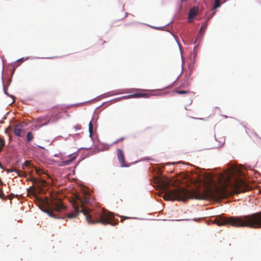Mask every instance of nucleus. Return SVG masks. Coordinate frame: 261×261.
<instances>
[{"mask_svg":"<svg viewBox=\"0 0 261 261\" xmlns=\"http://www.w3.org/2000/svg\"><path fill=\"white\" fill-rule=\"evenodd\" d=\"M44 203L47 208L45 212L54 218L72 219L77 216L79 212H82V208H87L85 205L89 204L90 197L88 194L84 193L82 196H75L72 203L74 212H71L65 215V216L61 215L60 213L66 210V207L63 205L61 198L56 194H50L49 198H46Z\"/></svg>","mask_w":261,"mask_h":261,"instance_id":"1","label":"nucleus"},{"mask_svg":"<svg viewBox=\"0 0 261 261\" xmlns=\"http://www.w3.org/2000/svg\"><path fill=\"white\" fill-rule=\"evenodd\" d=\"M154 182L158 184L162 190L166 192L163 196L165 200L186 201L189 198L202 199L204 198V195L197 191H189L181 188L169 190L170 181L166 177H157L154 178Z\"/></svg>","mask_w":261,"mask_h":261,"instance_id":"2","label":"nucleus"},{"mask_svg":"<svg viewBox=\"0 0 261 261\" xmlns=\"http://www.w3.org/2000/svg\"><path fill=\"white\" fill-rule=\"evenodd\" d=\"M214 223L219 226L230 225L234 227L261 228V212L240 217H216Z\"/></svg>","mask_w":261,"mask_h":261,"instance_id":"3","label":"nucleus"},{"mask_svg":"<svg viewBox=\"0 0 261 261\" xmlns=\"http://www.w3.org/2000/svg\"><path fill=\"white\" fill-rule=\"evenodd\" d=\"M82 213L86 216V219L89 223L94 224L101 223L103 225L110 224L116 225L118 223L115 221L113 213L105 210L91 211V214L88 208H82Z\"/></svg>","mask_w":261,"mask_h":261,"instance_id":"4","label":"nucleus"},{"mask_svg":"<svg viewBox=\"0 0 261 261\" xmlns=\"http://www.w3.org/2000/svg\"><path fill=\"white\" fill-rule=\"evenodd\" d=\"M232 190V194H238L245 192L247 189V186L245 181L242 179H236L234 184L230 182L227 184Z\"/></svg>","mask_w":261,"mask_h":261,"instance_id":"5","label":"nucleus"},{"mask_svg":"<svg viewBox=\"0 0 261 261\" xmlns=\"http://www.w3.org/2000/svg\"><path fill=\"white\" fill-rule=\"evenodd\" d=\"M31 181L34 186L30 187L28 189V193L37 198V193L39 191H41V187H45L46 182L45 180L43 179H38L34 177L32 178Z\"/></svg>","mask_w":261,"mask_h":261,"instance_id":"6","label":"nucleus"},{"mask_svg":"<svg viewBox=\"0 0 261 261\" xmlns=\"http://www.w3.org/2000/svg\"><path fill=\"white\" fill-rule=\"evenodd\" d=\"M213 197L218 198H224L230 194L229 191L225 186L222 185L216 188L214 192H211Z\"/></svg>","mask_w":261,"mask_h":261,"instance_id":"7","label":"nucleus"},{"mask_svg":"<svg viewBox=\"0 0 261 261\" xmlns=\"http://www.w3.org/2000/svg\"><path fill=\"white\" fill-rule=\"evenodd\" d=\"M145 91L144 89H133L132 90L133 91H136V92L130 94L126 96H124L121 97L119 98V100L121 99H128V98H148L150 96V95L147 93H143V92Z\"/></svg>","mask_w":261,"mask_h":261,"instance_id":"8","label":"nucleus"},{"mask_svg":"<svg viewBox=\"0 0 261 261\" xmlns=\"http://www.w3.org/2000/svg\"><path fill=\"white\" fill-rule=\"evenodd\" d=\"M117 156L121 167H127L128 166L125 162L124 153L121 149L117 150Z\"/></svg>","mask_w":261,"mask_h":261,"instance_id":"9","label":"nucleus"},{"mask_svg":"<svg viewBox=\"0 0 261 261\" xmlns=\"http://www.w3.org/2000/svg\"><path fill=\"white\" fill-rule=\"evenodd\" d=\"M76 158V155L70 154L68 156V159H62V161L61 162L60 165L61 166H66L70 165L71 162Z\"/></svg>","mask_w":261,"mask_h":261,"instance_id":"10","label":"nucleus"},{"mask_svg":"<svg viewBox=\"0 0 261 261\" xmlns=\"http://www.w3.org/2000/svg\"><path fill=\"white\" fill-rule=\"evenodd\" d=\"M198 11V7H194L191 8L189 13V21L191 22L194 17L197 15Z\"/></svg>","mask_w":261,"mask_h":261,"instance_id":"11","label":"nucleus"},{"mask_svg":"<svg viewBox=\"0 0 261 261\" xmlns=\"http://www.w3.org/2000/svg\"><path fill=\"white\" fill-rule=\"evenodd\" d=\"M22 130V126L21 125L17 124L15 126L14 128V133L16 136L18 137L21 136V133Z\"/></svg>","mask_w":261,"mask_h":261,"instance_id":"12","label":"nucleus"},{"mask_svg":"<svg viewBox=\"0 0 261 261\" xmlns=\"http://www.w3.org/2000/svg\"><path fill=\"white\" fill-rule=\"evenodd\" d=\"M10 172H16L17 173L18 176H19L20 177L26 175V173L25 172H22V171H19L16 169L12 170L10 171Z\"/></svg>","mask_w":261,"mask_h":261,"instance_id":"13","label":"nucleus"},{"mask_svg":"<svg viewBox=\"0 0 261 261\" xmlns=\"http://www.w3.org/2000/svg\"><path fill=\"white\" fill-rule=\"evenodd\" d=\"M33 139V135L31 132H28L27 135V140L28 142L31 141Z\"/></svg>","mask_w":261,"mask_h":261,"instance_id":"14","label":"nucleus"},{"mask_svg":"<svg viewBox=\"0 0 261 261\" xmlns=\"http://www.w3.org/2000/svg\"><path fill=\"white\" fill-rule=\"evenodd\" d=\"M221 6V2L220 0H215V4L213 9H216Z\"/></svg>","mask_w":261,"mask_h":261,"instance_id":"15","label":"nucleus"},{"mask_svg":"<svg viewBox=\"0 0 261 261\" xmlns=\"http://www.w3.org/2000/svg\"><path fill=\"white\" fill-rule=\"evenodd\" d=\"M207 27V23L206 22L203 23L202 24V25L201 27L200 30L199 31L200 33H202L203 32L205 31Z\"/></svg>","mask_w":261,"mask_h":261,"instance_id":"16","label":"nucleus"},{"mask_svg":"<svg viewBox=\"0 0 261 261\" xmlns=\"http://www.w3.org/2000/svg\"><path fill=\"white\" fill-rule=\"evenodd\" d=\"M190 92L189 90H176L175 91V93L179 94H187L189 93Z\"/></svg>","mask_w":261,"mask_h":261,"instance_id":"17","label":"nucleus"},{"mask_svg":"<svg viewBox=\"0 0 261 261\" xmlns=\"http://www.w3.org/2000/svg\"><path fill=\"white\" fill-rule=\"evenodd\" d=\"M89 133L90 134V136H92L93 132V124H92L91 121H90L89 123Z\"/></svg>","mask_w":261,"mask_h":261,"instance_id":"18","label":"nucleus"},{"mask_svg":"<svg viewBox=\"0 0 261 261\" xmlns=\"http://www.w3.org/2000/svg\"><path fill=\"white\" fill-rule=\"evenodd\" d=\"M5 145V141L0 137V148L3 149Z\"/></svg>","mask_w":261,"mask_h":261,"instance_id":"19","label":"nucleus"},{"mask_svg":"<svg viewBox=\"0 0 261 261\" xmlns=\"http://www.w3.org/2000/svg\"><path fill=\"white\" fill-rule=\"evenodd\" d=\"M0 198L3 199H6L7 198L5 196V194L2 190V189L0 191Z\"/></svg>","mask_w":261,"mask_h":261,"instance_id":"20","label":"nucleus"},{"mask_svg":"<svg viewBox=\"0 0 261 261\" xmlns=\"http://www.w3.org/2000/svg\"><path fill=\"white\" fill-rule=\"evenodd\" d=\"M124 139V137L120 138L117 139L115 142H114V144L118 143L119 142L122 141Z\"/></svg>","mask_w":261,"mask_h":261,"instance_id":"21","label":"nucleus"},{"mask_svg":"<svg viewBox=\"0 0 261 261\" xmlns=\"http://www.w3.org/2000/svg\"><path fill=\"white\" fill-rule=\"evenodd\" d=\"M105 41L101 39H99L97 43L99 45H102L105 43Z\"/></svg>","mask_w":261,"mask_h":261,"instance_id":"22","label":"nucleus"},{"mask_svg":"<svg viewBox=\"0 0 261 261\" xmlns=\"http://www.w3.org/2000/svg\"><path fill=\"white\" fill-rule=\"evenodd\" d=\"M81 128V126L80 125H76L74 126V128H75L76 130H79Z\"/></svg>","mask_w":261,"mask_h":261,"instance_id":"23","label":"nucleus"},{"mask_svg":"<svg viewBox=\"0 0 261 261\" xmlns=\"http://www.w3.org/2000/svg\"><path fill=\"white\" fill-rule=\"evenodd\" d=\"M24 165L25 166H29L30 165V162L28 161H26L24 163Z\"/></svg>","mask_w":261,"mask_h":261,"instance_id":"24","label":"nucleus"},{"mask_svg":"<svg viewBox=\"0 0 261 261\" xmlns=\"http://www.w3.org/2000/svg\"><path fill=\"white\" fill-rule=\"evenodd\" d=\"M192 68H193V64H190L189 65V69L190 70V71H192Z\"/></svg>","mask_w":261,"mask_h":261,"instance_id":"25","label":"nucleus"},{"mask_svg":"<svg viewBox=\"0 0 261 261\" xmlns=\"http://www.w3.org/2000/svg\"><path fill=\"white\" fill-rule=\"evenodd\" d=\"M35 170H36V173H37L38 174H39V175H40V171L39 170H38V169H37V168H36V169H35Z\"/></svg>","mask_w":261,"mask_h":261,"instance_id":"26","label":"nucleus"},{"mask_svg":"<svg viewBox=\"0 0 261 261\" xmlns=\"http://www.w3.org/2000/svg\"><path fill=\"white\" fill-rule=\"evenodd\" d=\"M12 197H13L12 194H11L9 195V198L10 199H12Z\"/></svg>","mask_w":261,"mask_h":261,"instance_id":"27","label":"nucleus"},{"mask_svg":"<svg viewBox=\"0 0 261 261\" xmlns=\"http://www.w3.org/2000/svg\"><path fill=\"white\" fill-rule=\"evenodd\" d=\"M23 58L20 59H19V60H18V61H20V62H23Z\"/></svg>","mask_w":261,"mask_h":261,"instance_id":"28","label":"nucleus"},{"mask_svg":"<svg viewBox=\"0 0 261 261\" xmlns=\"http://www.w3.org/2000/svg\"><path fill=\"white\" fill-rule=\"evenodd\" d=\"M239 175H242V173H241V172H240V171H239Z\"/></svg>","mask_w":261,"mask_h":261,"instance_id":"29","label":"nucleus"},{"mask_svg":"<svg viewBox=\"0 0 261 261\" xmlns=\"http://www.w3.org/2000/svg\"><path fill=\"white\" fill-rule=\"evenodd\" d=\"M3 149L2 148H0V152Z\"/></svg>","mask_w":261,"mask_h":261,"instance_id":"30","label":"nucleus"}]
</instances>
